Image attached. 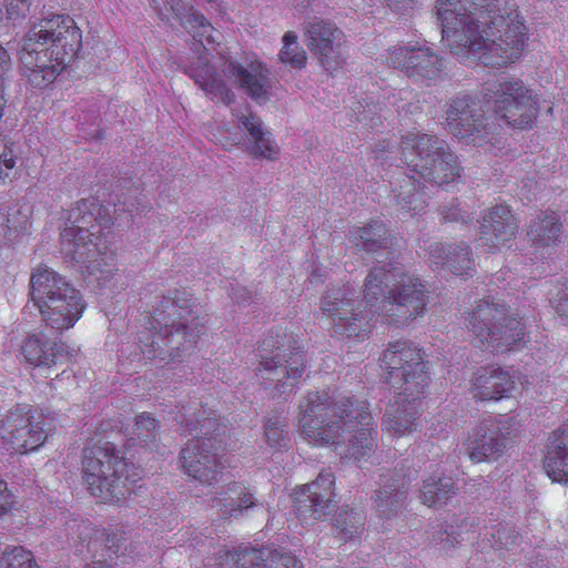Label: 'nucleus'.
I'll return each mask as SVG.
<instances>
[{"label":"nucleus","instance_id":"2f4dec72","mask_svg":"<svg viewBox=\"0 0 568 568\" xmlns=\"http://www.w3.org/2000/svg\"><path fill=\"white\" fill-rule=\"evenodd\" d=\"M240 125L248 132V152L254 158L275 160L278 158V146L272 140L268 131H264L261 119L253 113L237 118Z\"/></svg>","mask_w":568,"mask_h":568},{"label":"nucleus","instance_id":"de8ad7c7","mask_svg":"<svg viewBox=\"0 0 568 568\" xmlns=\"http://www.w3.org/2000/svg\"><path fill=\"white\" fill-rule=\"evenodd\" d=\"M393 12H412L416 8L417 0H383Z\"/></svg>","mask_w":568,"mask_h":568},{"label":"nucleus","instance_id":"9d476101","mask_svg":"<svg viewBox=\"0 0 568 568\" xmlns=\"http://www.w3.org/2000/svg\"><path fill=\"white\" fill-rule=\"evenodd\" d=\"M179 414L181 435L192 437L181 449V466L193 479L212 486L225 469L220 452L227 427L219 422L214 410L202 404L183 405Z\"/></svg>","mask_w":568,"mask_h":568},{"label":"nucleus","instance_id":"2eb2a0df","mask_svg":"<svg viewBox=\"0 0 568 568\" xmlns=\"http://www.w3.org/2000/svg\"><path fill=\"white\" fill-rule=\"evenodd\" d=\"M474 346L491 353L520 348L525 325L520 316L509 315V307L495 301L481 300L468 317Z\"/></svg>","mask_w":568,"mask_h":568},{"label":"nucleus","instance_id":"ea45409f","mask_svg":"<svg viewBox=\"0 0 568 568\" xmlns=\"http://www.w3.org/2000/svg\"><path fill=\"white\" fill-rule=\"evenodd\" d=\"M439 215L444 222L447 223H459L462 225H468L473 222L475 211L466 210L459 200H453L448 204L442 207Z\"/></svg>","mask_w":568,"mask_h":568},{"label":"nucleus","instance_id":"412c9836","mask_svg":"<svg viewBox=\"0 0 568 568\" xmlns=\"http://www.w3.org/2000/svg\"><path fill=\"white\" fill-rule=\"evenodd\" d=\"M518 217L506 203H497L485 210L480 216V231L477 246L496 253L517 237Z\"/></svg>","mask_w":568,"mask_h":568},{"label":"nucleus","instance_id":"3c124183","mask_svg":"<svg viewBox=\"0 0 568 568\" xmlns=\"http://www.w3.org/2000/svg\"><path fill=\"white\" fill-rule=\"evenodd\" d=\"M4 104H6V100H4V95H3V87H2V82H0V119L2 116Z\"/></svg>","mask_w":568,"mask_h":568},{"label":"nucleus","instance_id":"8fccbe9b","mask_svg":"<svg viewBox=\"0 0 568 568\" xmlns=\"http://www.w3.org/2000/svg\"><path fill=\"white\" fill-rule=\"evenodd\" d=\"M321 278H322V273L320 272V268L313 270L311 273V277H310L311 283H317L321 281Z\"/></svg>","mask_w":568,"mask_h":568},{"label":"nucleus","instance_id":"37998d69","mask_svg":"<svg viewBox=\"0 0 568 568\" xmlns=\"http://www.w3.org/2000/svg\"><path fill=\"white\" fill-rule=\"evenodd\" d=\"M491 546L495 550L510 549L517 541L518 535L514 534L508 525L499 524L495 532H490Z\"/></svg>","mask_w":568,"mask_h":568},{"label":"nucleus","instance_id":"f03ea898","mask_svg":"<svg viewBox=\"0 0 568 568\" xmlns=\"http://www.w3.org/2000/svg\"><path fill=\"white\" fill-rule=\"evenodd\" d=\"M434 10L462 63L501 70L521 59L528 27L516 0H436Z\"/></svg>","mask_w":568,"mask_h":568},{"label":"nucleus","instance_id":"dca6fc26","mask_svg":"<svg viewBox=\"0 0 568 568\" xmlns=\"http://www.w3.org/2000/svg\"><path fill=\"white\" fill-rule=\"evenodd\" d=\"M52 436L50 424L30 404L17 403L0 414V438L12 454H32Z\"/></svg>","mask_w":568,"mask_h":568},{"label":"nucleus","instance_id":"a19ab883","mask_svg":"<svg viewBox=\"0 0 568 568\" xmlns=\"http://www.w3.org/2000/svg\"><path fill=\"white\" fill-rule=\"evenodd\" d=\"M449 529H445L446 540L450 541L453 545L454 541H457V538L462 541L473 542L480 536V530L478 529V524H475L474 520L465 519L457 525H449Z\"/></svg>","mask_w":568,"mask_h":568},{"label":"nucleus","instance_id":"4c0bfd02","mask_svg":"<svg viewBox=\"0 0 568 568\" xmlns=\"http://www.w3.org/2000/svg\"><path fill=\"white\" fill-rule=\"evenodd\" d=\"M282 63H288L295 69H302L306 65V52L298 44V38L293 31H287L283 37V48L280 52Z\"/></svg>","mask_w":568,"mask_h":568},{"label":"nucleus","instance_id":"4d7b16f0","mask_svg":"<svg viewBox=\"0 0 568 568\" xmlns=\"http://www.w3.org/2000/svg\"><path fill=\"white\" fill-rule=\"evenodd\" d=\"M129 216L132 219L134 216V214L132 213V211H129Z\"/></svg>","mask_w":568,"mask_h":568},{"label":"nucleus","instance_id":"f8f14e48","mask_svg":"<svg viewBox=\"0 0 568 568\" xmlns=\"http://www.w3.org/2000/svg\"><path fill=\"white\" fill-rule=\"evenodd\" d=\"M103 433L95 434L83 448L82 480L93 497L104 503L120 501L135 491L142 470L120 456L116 438L106 435V429Z\"/></svg>","mask_w":568,"mask_h":568},{"label":"nucleus","instance_id":"bb28decb","mask_svg":"<svg viewBox=\"0 0 568 568\" xmlns=\"http://www.w3.org/2000/svg\"><path fill=\"white\" fill-rule=\"evenodd\" d=\"M73 352L50 341L45 335H37V333L28 335L20 346L22 358L32 367L51 368L67 363Z\"/></svg>","mask_w":568,"mask_h":568},{"label":"nucleus","instance_id":"c03bdc74","mask_svg":"<svg viewBox=\"0 0 568 568\" xmlns=\"http://www.w3.org/2000/svg\"><path fill=\"white\" fill-rule=\"evenodd\" d=\"M550 302L556 314L568 320V280L556 285V293L552 294Z\"/></svg>","mask_w":568,"mask_h":568},{"label":"nucleus","instance_id":"864d4df0","mask_svg":"<svg viewBox=\"0 0 568 568\" xmlns=\"http://www.w3.org/2000/svg\"><path fill=\"white\" fill-rule=\"evenodd\" d=\"M202 545H203L202 540L200 538H197V537H192L190 539V547H199V546H202Z\"/></svg>","mask_w":568,"mask_h":568},{"label":"nucleus","instance_id":"423d86ee","mask_svg":"<svg viewBox=\"0 0 568 568\" xmlns=\"http://www.w3.org/2000/svg\"><path fill=\"white\" fill-rule=\"evenodd\" d=\"M379 367L386 382L397 390L382 418L383 435L403 438L418 432L422 399L430 383L425 351L408 338L390 341L382 352Z\"/></svg>","mask_w":568,"mask_h":568},{"label":"nucleus","instance_id":"09e8293b","mask_svg":"<svg viewBox=\"0 0 568 568\" xmlns=\"http://www.w3.org/2000/svg\"><path fill=\"white\" fill-rule=\"evenodd\" d=\"M10 55L8 50L0 44V83L2 82V74L6 68L9 67Z\"/></svg>","mask_w":568,"mask_h":568},{"label":"nucleus","instance_id":"79ce46f5","mask_svg":"<svg viewBox=\"0 0 568 568\" xmlns=\"http://www.w3.org/2000/svg\"><path fill=\"white\" fill-rule=\"evenodd\" d=\"M18 162L13 146L4 145L0 151V185L12 181Z\"/></svg>","mask_w":568,"mask_h":568},{"label":"nucleus","instance_id":"6e6d98bb","mask_svg":"<svg viewBox=\"0 0 568 568\" xmlns=\"http://www.w3.org/2000/svg\"><path fill=\"white\" fill-rule=\"evenodd\" d=\"M122 212H124V210H122V209L115 210V214H116L115 220H122V215H121Z\"/></svg>","mask_w":568,"mask_h":568},{"label":"nucleus","instance_id":"ddd939ff","mask_svg":"<svg viewBox=\"0 0 568 568\" xmlns=\"http://www.w3.org/2000/svg\"><path fill=\"white\" fill-rule=\"evenodd\" d=\"M257 357L260 363L254 372L260 384L270 387L277 376L283 375L274 386L273 397L286 399L306 369L305 353L298 338L286 328L272 331L257 346Z\"/></svg>","mask_w":568,"mask_h":568},{"label":"nucleus","instance_id":"20e7f679","mask_svg":"<svg viewBox=\"0 0 568 568\" xmlns=\"http://www.w3.org/2000/svg\"><path fill=\"white\" fill-rule=\"evenodd\" d=\"M539 110L538 97L520 78H504L485 82L478 98L453 97L446 105V125L457 139L498 156L506 153V139L484 112L495 113L513 130H531Z\"/></svg>","mask_w":568,"mask_h":568},{"label":"nucleus","instance_id":"1a4fd4ad","mask_svg":"<svg viewBox=\"0 0 568 568\" xmlns=\"http://www.w3.org/2000/svg\"><path fill=\"white\" fill-rule=\"evenodd\" d=\"M145 331L139 337L148 359L174 362L181 353L194 349L204 322L193 310V296L176 290L174 297H163L154 311L144 316Z\"/></svg>","mask_w":568,"mask_h":568},{"label":"nucleus","instance_id":"c9c22d12","mask_svg":"<svg viewBox=\"0 0 568 568\" xmlns=\"http://www.w3.org/2000/svg\"><path fill=\"white\" fill-rule=\"evenodd\" d=\"M288 423L282 413L273 414L264 420V437L272 452L286 450L290 447Z\"/></svg>","mask_w":568,"mask_h":568},{"label":"nucleus","instance_id":"5701e85b","mask_svg":"<svg viewBox=\"0 0 568 568\" xmlns=\"http://www.w3.org/2000/svg\"><path fill=\"white\" fill-rule=\"evenodd\" d=\"M75 531L78 538H80L81 548L75 549L78 554H83V548H87V552L92 558L91 564H87L84 568H112L106 562V558H112L113 555H118L120 551L121 539L118 538L115 532H110L108 529H100L92 525L91 521H82L75 524Z\"/></svg>","mask_w":568,"mask_h":568},{"label":"nucleus","instance_id":"603ef678","mask_svg":"<svg viewBox=\"0 0 568 568\" xmlns=\"http://www.w3.org/2000/svg\"><path fill=\"white\" fill-rule=\"evenodd\" d=\"M444 535H446L445 531L444 532H439V540L446 542V545H444V548L453 547L454 545H450V541H447V539H446V537H444ZM459 541H462V540L457 539V541H454L453 544L459 542Z\"/></svg>","mask_w":568,"mask_h":568},{"label":"nucleus","instance_id":"13d9d810","mask_svg":"<svg viewBox=\"0 0 568 568\" xmlns=\"http://www.w3.org/2000/svg\"><path fill=\"white\" fill-rule=\"evenodd\" d=\"M204 1H206V2H209V3H212V2H214L215 0H204Z\"/></svg>","mask_w":568,"mask_h":568},{"label":"nucleus","instance_id":"6e6552de","mask_svg":"<svg viewBox=\"0 0 568 568\" xmlns=\"http://www.w3.org/2000/svg\"><path fill=\"white\" fill-rule=\"evenodd\" d=\"M113 224L109 207L95 197L82 199L68 211L64 227L60 231V250L83 272L95 277L99 284L112 273L116 254L110 248L106 236Z\"/></svg>","mask_w":568,"mask_h":568},{"label":"nucleus","instance_id":"5fc2aeb1","mask_svg":"<svg viewBox=\"0 0 568 568\" xmlns=\"http://www.w3.org/2000/svg\"><path fill=\"white\" fill-rule=\"evenodd\" d=\"M506 274L507 272L506 271H500L497 276H495L496 280L500 281L501 278H505L506 277Z\"/></svg>","mask_w":568,"mask_h":568},{"label":"nucleus","instance_id":"72a5a7b5","mask_svg":"<svg viewBox=\"0 0 568 568\" xmlns=\"http://www.w3.org/2000/svg\"><path fill=\"white\" fill-rule=\"evenodd\" d=\"M452 478L429 476L420 488V501L429 507L446 505L456 494Z\"/></svg>","mask_w":568,"mask_h":568},{"label":"nucleus","instance_id":"7c9ffc66","mask_svg":"<svg viewBox=\"0 0 568 568\" xmlns=\"http://www.w3.org/2000/svg\"><path fill=\"white\" fill-rule=\"evenodd\" d=\"M347 240L353 246L366 252L387 248V245L392 244L387 225L379 219H372L362 226H354L348 231Z\"/></svg>","mask_w":568,"mask_h":568},{"label":"nucleus","instance_id":"a878e982","mask_svg":"<svg viewBox=\"0 0 568 568\" xmlns=\"http://www.w3.org/2000/svg\"><path fill=\"white\" fill-rule=\"evenodd\" d=\"M542 465L549 479L568 484V418L548 434Z\"/></svg>","mask_w":568,"mask_h":568},{"label":"nucleus","instance_id":"393cba45","mask_svg":"<svg viewBox=\"0 0 568 568\" xmlns=\"http://www.w3.org/2000/svg\"><path fill=\"white\" fill-rule=\"evenodd\" d=\"M429 266L434 270H447L456 276L471 277L475 273V264L471 251L467 243L460 245H445L432 243L428 248Z\"/></svg>","mask_w":568,"mask_h":568},{"label":"nucleus","instance_id":"473e14b6","mask_svg":"<svg viewBox=\"0 0 568 568\" xmlns=\"http://www.w3.org/2000/svg\"><path fill=\"white\" fill-rule=\"evenodd\" d=\"M395 199L403 213L414 216L425 210L427 205L425 185L415 176L403 173L395 180Z\"/></svg>","mask_w":568,"mask_h":568},{"label":"nucleus","instance_id":"a18cd8bd","mask_svg":"<svg viewBox=\"0 0 568 568\" xmlns=\"http://www.w3.org/2000/svg\"><path fill=\"white\" fill-rule=\"evenodd\" d=\"M16 508V495L9 488L8 483L0 476V518L12 513Z\"/></svg>","mask_w":568,"mask_h":568},{"label":"nucleus","instance_id":"cd10ccee","mask_svg":"<svg viewBox=\"0 0 568 568\" xmlns=\"http://www.w3.org/2000/svg\"><path fill=\"white\" fill-rule=\"evenodd\" d=\"M416 478V470L408 474L388 473L382 475V486L375 497L376 509L382 518H390L407 497L408 487Z\"/></svg>","mask_w":568,"mask_h":568},{"label":"nucleus","instance_id":"aec40b11","mask_svg":"<svg viewBox=\"0 0 568 568\" xmlns=\"http://www.w3.org/2000/svg\"><path fill=\"white\" fill-rule=\"evenodd\" d=\"M305 41L331 75L345 64V34L334 22L315 19L306 27Z\"/></svg>","mask_w":568,"mask_h":568},{"label":"nucleus","instance_id":"49530a36","mask_svg":"<svg viewBox=\"0 0 568 568\" xmlns=\"http://www.w3.org/2000/svg\"><path fill=\"white\" fill-rule=\"evenodd\" d=\"M31 0H10L7 6V12L9 19L16 20L19 18H26L30 11Z\"/></svg>","mask_w":568,"mask_h":568},{"label":"nucleus","instance_id":"7ed1b4c3","mask_svg":"<svg viewBox=\"0 0 568 568\" xmlns=\"http://www.w3.org/2000/svg\"><path fill=\"white\" fill-rule=\"evenodd\" d=\"M151 7L162 20L174 18L192 34L193 49L199 55L190 65L189 74L206 98L214 103L231 105L235 101V93L230 87L232 84L257 103L268 100L271 71L257 54L243 51L233 58L229 52H219L216 69L207 59V45L217 44L215 34L219 31L204 14L193 8L183 13L182 0H151Z\"/></svg>","mask_w":568,"mask_h":568},{"label":"nucleus","instance_id":"f704fd0d","mask_svg":"<svg viewBox=\"0 0 568 568\" xmlns=\"http://www.w3.org/2000/svg\"><path fill=\"white\" fill-rule=\"evenodd\" d=\"M159 420L148 413L138 415L133 428L125 434V448L140 445L142 448L152 449L155 446V436Z\"/></svg>","mask_w":568,"mask_h":568},{"label":"nucleus","instance_id":"e433bc0d","mask_svg":"<svg viewBox=\"0 0 568 568\" xmlns=\"http://www.w3.org/2000/svg\"><path fill=\"white\" fill-rule=\"evenodd\" d=\"M365 524V515L362 509H343L337 519L336 527L339 529L342 538L345 540H353L358 537Z\"/></svg>","mask_w":568,"mask_h":568},{"label":"nucleus","instance_id":"6ab92c4d","mask_svg":"<svg viewBox=\"0 0 568 568\" xmlns=\"http://www.w3.org/2000/svg\"><path fill=\"white\" fill-rule=\"evenodd\" d=\"M292 500L301 521L321 520L335 511L337 505L335 475L322 470L313 481L294 488Z\"/></svg>","mask_w":568,"mask_h":568},{"label":"nucleus","instance_id":"c756f323","mask_svg":"<svg viewBox=\"0 0 568 568\" xmlns=\"http://www.w3.org/2000/svg\"><path fill=\"white\" fill-rule=\"evenodd\" d=\"M527 236L536 250L556 248L564 236V225L556 212H539L531 220Z\"/></svg>","mask_w":568,"mask_h":568},{"label":"nucleus","instance_id":"a211bd4d","mask_svg":"<svg viewBox=\"0 0 568 568\" xmlns=\"http://www.w3.org/2000/svg\"><path fill=\"white\" fill-rule=\"evenodd\" d=\"M386 63L427 85L445 75L443 58L427 45L395 44L388 49Z\"/></svg>","mask_w":568,"mask_h":568},{"label":"nucleus","instance_id":"4be33fe9","mask_svg":"<svg viewBox=\"0 0 568 568\" xmlns=\"http://www.w3.org/2000/svg\"><path fill=\"white\" fill-rule=\"evenodd\" d=\"M215 557V562H209L212 568H303L302 561L294 555L271 552L265 558L263 549L239 546L230 551L222 546Z\"/></svg>","mask_w":568,"mask_h":568},{"label":"nucleus","instance_id":"c85d7f7f","mask_svg":"<svg viewBox=\"0 0 568 568\" xmlns=\"http://www.w3.org/2000/svg\"><path fill=\"white\" fill-rule=\"evenodd\" d=\"M255 505L254 494L236 481L225 486L213 499V507L217 508V511L224 519H237Z\"/></svg>","mask_w":568,"mask_h":568},{"label":"nucleus","instance_id":"4468645a","mask_svg":"<svg viewBox=\"0 0 568 568\" xmlns=\"http://www.w3.org/2000/svg\"><path fill=\"white\" fill-rule=\"evenodd\" d=\"M29 296L42 321L60 332L72 328L87 308L81 292L47 265L34 268Z\"/></svg>","mask_w":568,"mask_h":568},{"label":"nucleus","instance_id":"39448f33","mask_svg":"<svg viewBox=\"0 0 568 568\" xmlns=\"http://www.w3.org/2000/svg\"><path fill=\"white\" fill-rule=\"evenodd\" d=\"M301 436L312 446H334L342 458L354 459L358 467L377 447V429L369 402L338 388L308 390L298 405Z\"/></svg>","mask_w":568,"mask_h":568},{"label":"nucleus","instance_id":"b1692460","mask_svg":"<svg viewBox=\"0 0 568 568\" xmlns=\"http://www.w3.org/2000/svg\"><path fill=\"white\" fill-rule=\"evenodd\" d=\"M516 382L510 373L496 365L480 367L470 381V393L475 402H498L511 392Z\"/></svg>","mask_w":568,"mask_h":568},{"label":"nucleus","instance_id":"58836bf2","mask_svg":"<svg viewBox=\"0 0 568 568\" xmlns=\"http://www.w3.org/2000/svg\"><path fill=\"white\" fill-rule=\"evenodd\" d=\"M2 559L4 568H39L32 551L21 546L4 549Z\"/></svg>","mask_w":568,"mask_h":568},{"label":"nucleus","instance_id":"f3484780","mask_svg":"<svg viewBox=\"0 0 568 568\" xmlns=\"http://www.w3.org/2000/svg\"><path fill=\"white\" fill-rule=\"evenodd\" d=\"M519 422L516 418L489 417L480 422L465 442V448L473 463L496 460L501 457L509 443L518 436Z\"/></svg>","mask_w":568,"mask_h":568},{"label":"nucleus","instance_id":"0eeeda50","mask_svg":"<svg viewBox=\"0 0 568 568\" xmlns=\"http://www.w3.org/2000/svg\"><path fill=\"white\" fill-rule=\"evenodd\" d=\"M82 45V30L72 17L55 13L42 18L21 39V74L33 88L47 89L74 62Z\"/></svg>","mask_w":568,"mask_h":568},{"label":"nucleus","instance_id":"9b49d317","mask_svg":"<svg viewBox=\"0 0 568 568\" xmlns=\"http://www.w3.org/2000/svg\"><path fill=\"white\" fill-rule=\"evenodd\" d=\"M374 159L382 164L386 160H397L420 179L446 186L460 181L463 168L457 156L448 149L444 140L419 132L408 131L400 138L399 146L390 139L378 140L373 149Z\"/></svg>","mask_w":568,"mask_h":568},{"label":"nucleus","instance_id":"f257e3e1","mask_svg":"<svg viewBox=\"0 0 568 568\" xmlns=\"http://www.w3.org/2000/svg\"><path fill=\"white\" fill-rule=\"evenodd\" d=\"M427 288L420 278L398 264L373 266L363 285V300L356 287L328 290L321 310L331 321V331L343 339L363 342L376 322L402 327L425 315Z\"/></svg>","mask_w":568,"mask_h":568}]
</instances>
